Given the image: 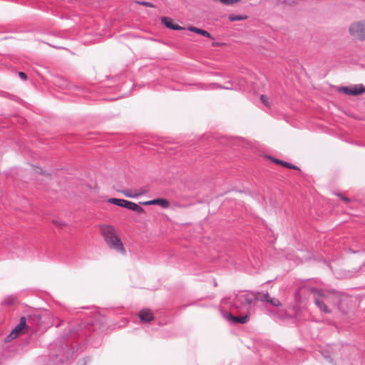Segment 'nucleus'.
<instances>
[{
  "label": "nucleus",
  "instance_id": "nucleus-1",
  "mask_svg": "<svg viewBox=\"0 0 365 365\" xmlns=\"http://www.w3.org/2000/svg\"><path fill=\"white\" fill-rule=\"evenodd\" d=\"M258 295H260L259 292L239 291L233 297L224 299L222 302L239 313L252 314L255 312Z\"/></svg>",
  "mask_w": 365,
  "mask_h": 365
},
{
  "label": "nucleus",
  "instance_id": "nucleus-2",
  "mask_svg": "<svg viewBox=\"0 0 365 365\" xmlns=\"http://www.w3.org/2000/svg\"><path fill=\"white\" fill-rule=\"evenodd\" d=\"M314 294V304L323 312L329 314L331 312L328 305L336 306L339 302V293L336 291H327L319 289L312 288L311 289Z\"/></svg>",
  "mask_w": 365,
  "mask_h": 365
},
{
  "label": "nucleus",
  "instance_id": "nucleus-3",
  "mask_svg": "<svg viewBox=\"0 0 365 365\" xmlns=\"http://www.w3.org/2000/svg\"><path fill=\"white\" fill-rule=\"evenodd\" d=\"M101 230L102 235L109 248L120 254H125V250L123 243L116 235L114 227L111 225H103Z\"/></svg>",
  "mask_w": 365,
  "mask_h": 365
},
{
  "label": "nucleus",
  "instance_id": "nucleus-4",
  "mask_svg": "<svg viewBox=\"0 0 365 365\" xmlns=\"http://www.w3.org/2000/svg\"><path fill=\"white\" fill-rule=\"evenodd\" d=\"M350 35L359 40L365 41V21L352 23L349 29Z\"/></svg>",
  "mask_w": 365,
  "mask_h": 365
},
{
  "label": "nucleus",
  "instance_id": "nucleus-5",
  "mask_svg": "<svg viewBox=\"0 0 365 365\" xmlns=\"http://www.w3.org/2000/svg\"><path fill=\"white\" fill-rule=\"evenodd\" d=\"M221 314L223 318L231 324H244L249 321L251 316V314L248 313H240V316H234L230 312L222 310H221Z\"/></svg>",
  "mask_w": 365,
  "mask_h": 365
},
{
  "label": "nucleus",
  "instance_id": "nucleus-6",
  "mask_svg": "<svg viewBox=\"0 0 365 365\" xmlns=\"http://www.w3.org/2000/svg\"><path fill=\"white\" fill-rule=\"evenodd\" d=\"M199 89L201 90H215L217 88L225 90H237L239 88L238 86L234 81H227L226 86H222L218 83H200L197 85Z\"/></svg>",
  "mask_w": 365,
  "mask_h": 365
},
{
  "label": "nucleus",
  "instance_id": "nucleus-7",
  "mask_svg": "<svg viewBox=\"0 0 365 365\" xmlns=\"http://www.w3.org/2000/svg\"><path fill=\"white\" fill-rule=\"evenodd\" d=\"M26 320L24 317L20 319L19 323L14 328L11 332L5 338V341L9 342L18 336L21 330L26 327Z\"/></svg>",
  "mask_w": 365,
  "mask_h": 365
},
{
  "label": "nucleus",
  "instance_id": "nucleus-8",
  "mask_svg": "<svg viewBox=\"0 0 365 365\" xmlns=\"http://www.w3.org/2000/svg\"><path fill=\"white\" fill-rule=\"evenodd\" d=\"M258 301L262 302H268L274 307H278L282 305L280 301L274 297H271L268 292H260V295H258Z\"/></svg>",
  "mask_w": 365,
  "mask_h": 365
},
{
  "label": "nucleus",
  "instance_id": "nucleus-9",
  "mask_svg": "<svg viewBox=\"0 0 365 365\" xmlns=\"http://www.w3.org/2000/svg\"><path fill=\"white\" fill-rule=\"evenodd\" d=\"M343 91L348 95L356 96L365 91V88L362 85H355L350 87H343Z\"/></svg>",
  "mask_w": 365,
  "mask_h": 365
},
{
  "label": "nucleus",
  "instance_id": "nucleus-10",
  "mask_svg": "<svg viewBox=\"0 0 365 365\" xmlns=\"http://www.w3.org/2000/svg\"><path fill=\"white\" fill-rule=\"evenodd\" d=\"M267 314L273 319H287L289 317V314L284 309H280L278 311L267 310Z\"/></svg>",
  "mask_w": 365,
  "mask_h": 365
},
{
  "label": "nucleus",
  "instance_id": "nucleus-11",
  "mask_svg": "<svg viewBox=\"0 0 365 365\" xmlns=\"http://www.w3.org/2000/svg\"><path fill=\"white\" fill-rule=\"evenodd\" d=\"M139 318L142 322H149L154 319V316L150 309H143L139 312Z\"/></svg>",
  "mask_w": 365,
  "mask_h": 365
},
{
  "label": "nucleus",
  "instance_id": "nucleus-12",
  "mask_svg": "<svg viewBox=\"0 0 365 365\" xmlns=\"http://www.w3.org/2000/svg\"><path fill=\"white\" fill-rule=\"evenodd\" d=\"M161 22L163 24H165L167 28L170 29L172 30L178 31L184 29L183 27L178 24H173V21L170 19L165 16L161 18Z\"/></svg>",
  "mask_w": 365,
  "mask_h": 365
},
{
  "label": "nucleus",
  "instance_id": "nucleus-13",
  "mask_svg": "<svg viewBox=\"0 0 365 365\" xmlns=\"http://www.w3.org/2000/svg\"><path fill=\"white\" fill-rule=\"evenodd\" d=\"M122 192L127 197L137 198L138 197L141 196L143 194H145V191L140 190V192H137L136 190H123Z\"/></svg>",
  "mask_w": 365,
  "mask_h": 365
},
{
  "label": "nucleus",
  "instance_id": "nucleus-14",
  "mask_svg": "<svg viewBox=\"0 0 365 365\" xmlns=\"http://www.w3.org/2000/svg\"><path fill=\"white\" fill-rule=\"evenodd\" d=\"M124 207L138 213L142 212L143 211V209L140 205L128 200L126 201Z\"/></svg>",
  "mask_w": 365,
  "mask_h": 365
},
{
  "label": "nucleus",
  "instance_id": "nucleus-15",
  "mask_svg": "<svg viewBox=\"0 0 365 365\" xmlns=\"http://www.w3.org/2000/svg\"><path fill=\"white\" fill-rule=\"evenodd\" d=\"M269 158L271 159L274 163L279 164V165H282V166H284L285 168H290V169H294V170H299L297 166L294 165L288 162L283 161L282 160L274 158H272L270 156L269 157Z\"/></svg>",
  "mask_w": 365,
  "mask_h": 365
},
{
  "label": "nucleus",
  "instance_id": "nucleus-16",
  "mask_svg": "<svg viewBox=\"0 0 365 365\" xmlns=\"http://www.w3.org/2000/svg\"><path fill=\"white\" fill-rule=\"evenodd\" d=\"M187 29L189 31H192V32L198 34L202 35V36H203L205 37L212 38V36H211L210 34L208 31H205L204 29H199V28H197V27H195V26H189L187 28Z\"/></svg>",
  "mask_w": 365,
  "mask_h": 365
},
{
  "label": "nucleus",
  "instance_id": "nucleus-17",
  "mask_svg": "<svg viewBox=\"0 0 365 365\" xmlns=\"http://www.w3.org/2000/svg\"><path fill=\"white\" fill-rule=\"evenodd\" d=\"M126 201H127L126 200L118 199V198H110L108 200V202L115 205L117 206L121 207H125V204L126 203Z\"/></svg>",
  "mask_w": 365,
  "mask_h": 365
},
{
  "label": "nucleus",
  "instance_id": "nucleus-18",
  "mask_svg": "<svg viewBox=\"0 0 365 365\" xmlns=\"http://www.w3.org/2000/svg\"><path fill=\"white\" fill-rule=\"evenodd\" d=\"M154 205H160L163 208H167L169 207V202L165 199L158 198L153 200Z\"/></svg>",
  "mask_w": 365,
  "mask_h": 365
},
{
  "label": "nucleus",
  "instance_id": "nucleus-19",
  "mask_svg": "<svg viewBox=\"0 0 365 365\" xmlns=\"http://www.w3.org/2000/svg\"><path fill=\"white\" fill-rule=\"evenodd\" d=\"M247 17L245 16L234 15V14H232L229 16L230 20L232 21H240V20L245 19Z\"/></svg>",
  "mask_w": 365,
  "mask_h": 365
},
{
  "label": "nucleus",
  "instance_id": "nucleus-20",
  "mask_svg": "<svg viewBox=\"0 0 365 365\" xmlns=\"http://www.w3.org/2000/svg\"><path fill=\"white\" fill-rule=\"evenodd\" d=\"M225 5H232L238 2L240 0H220Z\"/></svg>",
  "mask_w": 365,
  "mask_h": 365
},
{
  "label": "nucleus",
  "instance_id": "nucleus-21",
  "mask_svg": "<svg viewBox=\"0 0 365 365\" xmlns=\"http://www.w3.org/2000/svg\"><path fill=\"white\" fill-rule=\"evenodd\" d=\"M260 99L262 101V102L267 106H269V98H267V96H264V95H262L260 96Z\"/></svg>",
  "mask_w": 365,
  "mask_h": 365
},
{
  "label": "nucleus",
  "instance_id": "nucleus-22",
  "mask_svg": "<svg viewBox=\"0 0 365 365\" xmlns=\"http://www.w3.org/2000/svg\"><path fill=\"white\" fill-rule=\"evenodd\" d=\"M137 3L139 4L145 6L147 7H154V5L151 2H149V1H138Z\"/></svg>",
  "mask_w": 365,
  "mask_h": 365
},
{
  "label": "nucleus",
  "instance_id": "nucleus-23",
  "mask_svg": "<svg viewBox=\"0 0 365 365\" xmlns=\"http://www.w3.org/2000/svg\"><path fill=\"white\" fill-rule=\"evenodd\" d=\"M14 302H15V299L11 297V298H9V299H6L4 302V303L10 305V304H13L14 303Z\"/></svg>",
  "mask_w": 365,
  "mask_h": 365
},
{
  "label": "nucleus",
  "instance_id": "nucleus-24",
  "mask_svg": "<svg viewBox=\"0 0 365 365\" xmlns=\"http://www.w3.org/2000/svg\"><path fill=\"white\" fill-rule=\"evenodd\" d=\"M19 76L22 79V80H26V73H24V72H19Z\"/></svg>",
  "mask_w": 365,
  "mask_h": 365
},
{
  "label": "nucleus",
  "instance_id": "nucleus-25",
  "mask_svg": "<svg viewBox=\"0 0 365 365\" xmlns=\"http://www.w3.org/2000/svg\"><path fill=\"white\" fill-rule=\"evenodd\" d=\"M142 204L144 205H154V202H153V200H149V201H146V202H142Z\"/></svg>",
  "mask_w": 365,
  "mask_h": 365
},
{
  "label": "nucleus",
  "instance_id": "nucleus-26",
  "mask_svg": "<svg viewBox=\"0 0 365 365\" xmlns=\"http://www.w3.org/2000/svg\"><path fill=\"white\" fill-rule=\"evenodd\" d=\"M342 199H343L344 201H346V202H349V198H348V197H342Z\"/></svg>",
  "mask_w": 365,
  "mask_h": 365
},
{
  "label": "nucleus",
  "instance_id": "nucleus-27",
  "mask_svg": "<svg viewBox=\"0 0 365 365\" xmlns=\"http://www.w3.org/2000/svg\"><path fill=\"white\" fill-rule=\"evenodd\" d=\"M329 363H331V360L329 359V357L327 358Z\"/></svg>",
  "mask_w": 365,
  "mask_h": 365
}]
</instances>
